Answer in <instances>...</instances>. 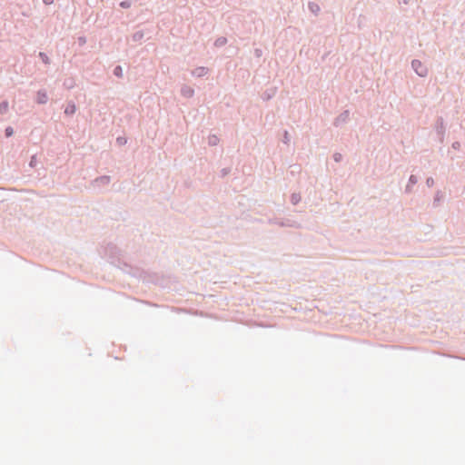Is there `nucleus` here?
<instances>
[{
  "label": "nucleus",
  "instance_id": "6e6552de",
  "mask_svg": "<svg viewBox=\"0 0 465 465\" xmlns=\"http://www.w3.org/2000/svg\"><path fill=\"white\" fill-rule=\"evenodd\" d=\"M45 4L49 5L53 2V0H44Z\"/></svg>",
  "mask_w": 465,
  "mask_h": 465
},
{
  "label": "nucleus",
  "instance_id": "423d86ee",
  "mask_svg": "<svg viewBox=\"0 0 465 465\" xmlns=\"http://www.w3.org/2000/svg\"><path fill=\"white\" fill-rule=\"evenodd\" d=\"M114 74H116L117 76H121L122 75V68L120 66H117L114 69Z\"/></svg>",
  "mask_w": 465,
  "mask_h": 465
},
{
  "label": "nucleus",
  "instance_id": "f03ea898",
  "mask_svg": "<svg viewBox=\"0 0 465 465\" xmlns=\"http://www.w3.org/2000/svg\"><path fill=\"white\" fill-rule=\"evenodd\" d=\"M36 101L39 104H45L47 101V94L44 91H39L37 93Z\"/></svg>",
  "mask_w": 465,
  "mask_h": 465
},
{
  "label": "nucleus",
  "instance_id": "9d476101",
  "mask_svg": "<svg viewBox=\"0 0 465 465\" xmlns=\"http://www.w3.org/2000/svg\"><path fill=\"white\" fill-rule=\"evenodd\" d=\"M292 201H293V202L298 201V200H297V197H293V198H292Z\"/></svg>",
  "mask_w": 465,
  "mask_h": 465
},
{
  "label": "nucleus",
  "instance_id": "20e7f679",
  "mask_svg": "<svg viewBox=\"0 0 465 465\" xmlns=\"http://www.w3.org/2000/svg\"><path fill=\"white\" fill-rule=\"evenodd\" d=\"M75 112V106L74 104L70 105L65 109V114H74Z\"/></svg>",
  "mask_w": 465,
  "mask_h": 465
},
{
  "label": "nucleus",
  "instance_id": "1a4fd4ad",
  "mask_svg": "<svg viewBox=\"0 0 465 465\" xmlns=\"http://www.w3.org/2000/svg\"><path fill=\"white\" fill-rule=\"evenodd\" d=\"M292 201H293V202L298 201V200H297V197H293V198H292Z\"/></svg>",
  "mask_w": 465,
  "mask_h": 465
},
{
  "label": "nucleus",
  "instance_id": "0eeeda50",
  "mask_svg": "<svg viewBox=\"0 0 465 465\" xmlns=\"http://www.w3.org/2000/svg\"><path fill=\"white\" fill-rule=\"evenodd\" d=\"M40 55L42 56L43 60H44L45 63H47V60H48L47 56H46L45 54H44L43 53H40Z\"/></svg>",
  "mask_w": 465,
  "mask_h": 465
},
{
  "label": "nucleus",
  "instance_id": "f257e3e1",
  "mask_svg": "<svg viewBox=\"0 0 465 465\" xmlns=\"http://www.w3.org/2000/svg\"><path fill=\"white\" fill-rule=\"evenodd\" d=\"M412 67L414 68L416 73L420 76H424L427 74L426 67L418 60H414L412 62Z\"/></svg>",
  "mask_w": 465,
  "mask_h": 465
},
{
  "label": "nucleus",
  "instance_id": "7ed1b4c3",
  "mask_svg": "<svg viewBox=\"0 0 465 465\" xmlns=\"http://www.w3.org/2000/svg\"><path fill=\"white\" fill-rule=\"evenodd\" d=\"M8 107H9V105H8L7 102H5V101L2 102L0 104V114H5L8 111Z\"/></svg>",
  "mask_w": 465,
  "mask_h": 465
},
{
  "label": "nucleus",
  "instance_id": "39448f33",
  "mask_svg": "<svg viewBox=\"0 0 465 465\" xmlns=\"http://www.w3.org/2000/svg\"><path fill=\"white\" fill-rule=\"evenodd\" d=\"M13 133H14V131H13V128H12V127H10V126H9V127H7V128L5 129V135H6L7 137L11 136V135L13 134Z\"/></svg>",
  "mask_w": 465,
  "mask_h": 465
}]
</instances>
